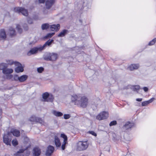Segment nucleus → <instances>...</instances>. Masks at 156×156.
<instances>
[{
	"label": "nucleus",
	"mask_w": 156,
	"mask_h": 156,
	"mask_svg": "<svg viewBox=\"0 0 156 156\" xmlns=\"http://www.w3.org/2000/svg\"><path fill=\"white\" fill-rule=\"evenodd\" d=\"M71 100V102L74 103L75 105L83 108H86L88 103V99L85 96L80 95H72Z\"/></svg>",
	"instance_id": "1"
},
{
	"label": "nucleus",
	"mask_w": 156,
	"mask_h": 156,
	"mask_svg": "<svg viewBox=\"0 0 156 156\" xmlns=\"http://www.w3.org/2000/svg\"><path fill=\"white\" fill-rule=\"evenodd\" d=\"M88 144L87 141H79L78 143L77 149L79 151L85 150L88 147Z\"/></svg>",
	"instance_id": "2"
},
{
	"label": "nucleus",
	"mask_w": 156,
	"mask_h": 156,
	"mask_svg": "<svg viewBox=\"0 0 156 156\" xmlns=\"http://www.w3.org/2000/svg\"><path fill=\"white\" fill-rule=\"evenodd\" d=\"M4 142L7 145H11V141L12 140L11 136L9 132L7 134H5L3 136Z\"/></svg>",
	"instance_id": "3"
},
{
	"label": "nucleus",
	"mask_w": 156,
	"mask_h": 156,
	"mask_svg": "<svg viewBox=\"0 0 156 156\" xmlns=\"http://www.w3.org/2000/svg\"><path fill=\"white\" fill-rule=\"evenodd\" d=\"M14 11L18 13H21L23 15L27 16L28 15L27 10L21 7H16L14 9Z\"/></svg>",
	"instance_id": "4"
},
{
	"label": "nucleus",
	"mask_w": 156,
	"mask_h": 156,
	"mask_svg": "<svg viewBox=\"0 0 156 156\" xmlns=\"http://www.w3.org/2000/svg\"><path fill=\"white\" fill-rule=\"evenodd\" d=\"M13 70L12 69H9L6 68L2 71V73L5 74L6 79H10L12 78L13 76L10 74L13 72Z\"/></svg>",
	"instance_id": "5"
},
{
	"label": "nucleus",
	"mask_w": 156,
	"mask_h": 156,
	"mask_svg": "<svg viewBox=\"0 0 156 156\" xmlns=\"http://www.w3.org/2000/svg\"><path fill=\"white\" fill-rule=\"evenodd\" d=\"M108 116V113L107 112L103 111L100 112L97 116V119L99 120H102L106 119Z\"/></svg>",
	"instance_id": "6"
},
{
	"label": "nucleus",
	"mask_w": 156,
	"mask_h": 156,
	"mask_svg": "<svg viewBox=\"0 0 156 156\" xmlns=\"http://www.w3.org/2000/svg\"><path fill=\"white\" fill-rule=\"evenodd\" d=\"M42 50L40 46L32 48L27 52V55L28 56H30L37 53L38 51H41Z\"/></svg>",
	"instance_id": "7"
},
{
	"label": "nucleus",
	"mask_w": 156,
	"mask_h": 156,
	"mask_svg": "<svg viewBox=\"0 0 156 156\" xmlns=\"http://www.w3.org/2000/svg\"><path fill=\"white\" fill-rule=\"evenodd\" d=\"M31 122H39L41 124H43L44 122L43 119L41 118L37 117L35 115H32L29 119Z\"/></svg>",
	"instance_id": "8"
},
{
	"label": "nucleus",
	"mask_w": 156,
	"mask_h": 156,
	"mask_svg": "<svg viewBox=\"0 0 156 156\" xmlns=\"http://www.w3.org/2000/svg\"><path fill=\"white\" fill-rule=\"evenodd\" d=\"M14 64L16 66H17V67L15 69V71L16 72L19 73L23 72L24 69L23 67L22 66V65L20 63L18 62H15Z\"/></svg>",
	"instance_id": "9"
},
{
	"label": "nucleus",
	"mask_w": 156,
	"mask_h": 156,
	"mask_svg": "<svg viewBox=\"0 0 156 156\" xmlns=\"http://www.w3.org/2000/svg\"><path fill=\"white\" fill-rule=\"evenodd\" d=\"M134 126V124L129 122H127L122 127V129L125 131L127 129H130Z\"/></svg>",
	"instance_id": "10"
},
{
	"label": "nucleus",
	"mask_w": 156,
	"mask_h": 156,
	"mask_svg": "<svg viewBox=\"0 0 156 156\" xmlns=\"http://www.w3.org/2000/svg\"><path fill=\"white\" fill-rule=\"evenodd\" d=\"M54 150V147L51 145H49L47 147V150L46 152V156H50L53 153Z\"/></svg>",
	"instance_id": "11"
},
{
	"label": "nucleus",
	"mask_w": 156,
	"mask_h": 156,
	"mask_svg": "<svg viewBox=\"0 0 156 156\" xmlns=\"http://www.w3.org/2000/svg\"><path fill=\"white\" fill-rule=\"evenodd\" d=\"M55 0H46L45 2L46 8L47 9H50L54 4Z\"/></svg>",
	"instance_id": "12"
},
{
	"label": "nucleus",
	"mask_w": 156,
	"mask_h": 156,
	"mask_svg": "<svg viewBox=\"0 0 156 156\" xmlns=\"http://www.w3.org/2000/svg\"><path fill=\"white\" fill-rule=\"evenodd\" d=\"M54 41V40L53 39H49L47 41L45 44L42 46H40V47L42 50H44L46 47L47 46H50L51 43L53 42Z\"/></svg>",
	"instance_id": "13"
},
{
	"label": "nucleus",
	"mask_w": 156,
	"mask_h": 156,
	"mask_svg": "<svg viewBox=\"0 0 156 156\" xmlns=\"http://www.w3.org/2000/svg\"><path fill=\"white\" fill-rule=\"evenodd\" d=\"M41 151L40 149L38 147H35L33 150L34 156H38L40 155Z\"/></svg>",
	"instance_id": "14"
},
{
	"label": "nucleus",
	"mask_w": 156,
	"mask_h": 156,
	"mask_svg": "<svg viewBox=\"0 0 156 156\" xmlns=\"http://www.w3.org/2000/svg\"><path fill=\"white\" fill-rule=\"evenodd\" d=\"M52 31H58L60 28V25L59 24H53L50 26L49 27Z\"/></svg>",
	"instance_id": "15"
},
{
	"label": "nucleus",
	"mask_w": 156,
	"mask_h": 156,
	"mask_svg": "<svg viewBox=\"0 0 156 156\" xmlns=\"http://www.w3.org/2000/svg\"><path fill=\"white\" fill-rule=\"evenodd\" d=\"M10 133L11 136L12 134L14 136H18L20 135V131L17 129H12Z\"/></svg>",
	"instance_id": "16"
},
{
	"label": "nucleus",
	"mask_w": 156,
	"mask_h": 156,
	"mask_svg": "<svg viewBox=\"0 0 156 156\" xmlns=\"http://www.w3.org/2000/svg\"><path fill=\"white\" fill-rule=\"evenodd\" d=\"M6 37L5 32L4 29H2L0 31V38L1 39L5 40Z\"/></svg>",
	"instance_id": "17"
},
{
	"label": "nucleus",
	"mask_w": 156,
	"mask_h": 156,
	"mask_svg": "<svg viewBox=\"0 0 156 156\" xmlns=\"http://www.w3.org/2000/svg\"><path fill=\"white\" fill-rule=\"evenodd\" d=\"M54 142L55 145L57 147H59L61 145L60 141L59 138L56 136H55L54 138Z\"/></svg>",
	"instance_id": "18"
},
{
	"label": "nucleus",
	"mask_w": 156,
	"mask_h": 156,
	"mask_svg": "<svg viewBox=\"0 0 156 156\" xmlns=\"http://www.w3.org/2000/svg\"><path fill=\"white\" fill-rule=\"evenodd\" d=\"M155 100L154 98H152L148 101H143L142 103V105L143 106H145L149 104V103H151Z\"/></svg>",
	"instance_id": "19"
},
{
	"label": "nucleus",
	"mask_w": 156,
	"mask_h": 156,
	"mask_svg": "<svg viewBox=\"0 0 156 156\" xmlns=\"http://www.w3.org/2000/svg\"><path fill=\"white\" fill-rule=\"evenodd\" d=\"M68 33L67 30L64 29L61 31L58 35V37H64L66 34Z\"/></svg>",
	"instance_id": "20"
},
{
	"label": "nucleus",
	"mask_w": 156,
	"mask_h": 156,
	"mask_svg": "<svg viewBox=\"0 0 156 156\" xmlns=\"http://www.w3.org/2000/svg\"><path fill=\"white\" fill-rule=\"evenodd\" d=\"M139 67V64H132L129 67V68L130 70L132 71L138 69Z\"/></svg>",
	"instance_id": "21"
},
{
	"label": "nucleus",
	"mask_w": 156,
	"mask_h": 156,
	"mask_svg": "<svg viewBox=\"0 0 156 156\" xmlns=\"http://www.w3.org/2000/svg\"><path fill=\"white\" fill-rule=\"evenodd\" d=\"M42 98L43 99V101L44 102H48V98L49 96V94L48 92L44 93L42 94Z\"/></svg>",
	"instance_id": "22"
},
{
	"label": "nucleus",
	"mask_w": 156,
	"mask_h": 156,
	"mask_svg": "<svg viewBox=\"0 0 156 156\" xmlns=\"http://www.w3.org/2000/svg\"><path fill=\"white\" fill-rule=\"evenodd\" d=\"M28 76L26 75H23L19 77V81L20 82H23L27 80Z\"/></svg>",
	"instance_id": "23"
},
{
	"label": "nucleus",
	"mask_w": 156,
	"mask_h": 156,
	"mask_svg": "<svg viewBox=\"0 0 156 156\" xmlns=\"http://www.w3.org/2000/svg\"><path fill=\"white\" fill-rule=\"evenodd\" d=\"M50 61H54L57 58V55L55 53H51Z\"/></svg>",
	"instance_id": "24"
},
{
	"label": "nucleus",
	"mask_w": 156,
	"mask_h": 156,
	"mask_svg": "<svg viewBox=\"0 0 156 156\" xmlns=\"http://www.w3.org/2000/svg\"><path fill=\"white\" fill-rule=\"evenodd\" d=\"M52 113L55 116L58 117H60L63 115V114L62 112L55 110H53L52 111Z\"/></svg>",
	"instance_id": "25"
},
{
	"label": "nucleus",
	"mask_w": 156,
	"mask_h": 156,
	"mask_svg": "<svg viewBox=\"0 0 156 156\" xmlns=\"http://www.w3.org/2000/svg\"><path fill=\"white\" fill-rule=\"evenodd\" d=\"M9 32L11 36H12L15 34V30L12 27H10L9 29Z\"/></svg>",
	"instance_id": "26"
},
{
	"label": "nucleus",
	"mask_w": 156,
	"mask_h": 156,
	"mask_svg": "<svg viewBox=\"0 0 156 156\" xmlns=\"http://www.w3.org/2000/svg\"><path fill=\"white\" fill-rule=\"evenodd\" d=\"M134 91H136L140 89V87L139 85H135L133 86H129Z\"/></svg>",
	"instance_id": "27"
},
{
	"label": "nucleus",
	"mask_w": 156,
	"mask_h": 156,
	"mask_svg": "<svg viewBox=\"0 0 156 156\" xmlns=\"http://www.w3.org/2000/svg\"><path fill=\"white\" fill-rule=\"evenodd\" d=\"M7 67L8 66L6 63H2L0 64V70H2V71Z\"/></svg>",
	"instance_id": "28"
},
{
	"label": "nucleus",
	"mask_w": 156,
	"mask_h": 156,
	"mask_svg": "<svg viewBox=\"0 0 156 156\" xmlns=\"http://www.w3.org/2000/svg\"><path fill=\"white\" fill-rule=\"evenodd\" d=\"M50 56L51 53H47L45 54L44 56V59L45 60L50 61Z\"/></svg>",
	"instance_id": "29"
},
{
	"label": "nucleus",
	"mask_w": 156,
	"mask_h": 156,
	"mask_svg": "<svg viewBox=\"0 0 156 156\" xmlns=\"http://www.w3.org/2000/svg\"><path fill=\"white\" fill-rule=\"evenodd\" d=\"M24 150L23 149H20L15 154V156H24L23 153Z\"/></svg>",
	"instance_id": "30"
},
{
	"label": "nucleus",
	"mask_w": 156,
	"mask_h": 156,
	"mask_svg": "<svg viewBox=\"0 0 156 156\" xmlns=\"http://www.w3.org/2000/svg\"><path fill=\"white\" fill-rule=\"evenodd\" d=\"M50 27L49 24L48 23H44L42 24L41 28L43 30H46Z\"/></svg>",
	"instance_id": "31"
},
{
	"label": "nucleus",
	"mask_w": 156,
	"mask_h": 156,
	"mask_svg": "<svg viewBox=\"0 0 156 156\" xmlns=\"http://www.w3.org/2000/svg\"><path fill=\"white\" fill-rule=\"evenodd\" d=\"M6 62H7V64H6L7 65H11L13 64H14V62H15L13 61L12 60L10 59H7L6 60Z\"/></svg>",
	"instance_id": "32"
},
{
	"label": "nucleus",
	"mask_w": 156,
	"mask_h": 156,
	"mask_svg": "<svg viewBox=\"0 0 156 156\" xmlns=\"http://www.w3.org/2000/svg\"><path fill=\"white\" fill-rule=\"evenodd\" d=\"M54 34H55L54 33H48V34H47L45 36L44 38H48L51 37Z\"/></svg>",
	"instance_id": "33"
},
{
	"label": "nucleus",
	"mask_w": 156,
	"mask_h": 156,
	"mask_svg": "<svg viewBox=\"0 0 156 156\" xmlns=\"http://www.w3.org/2000/svg\"><path fill=\"white\" fill-rule=\"evenodd\" d=\"M61 137L64 139L63 141H67V136L64 134H61Z\"/></svg>",
	"instance_id": "34"
},
{
	"label": "nucleus",
	"mask_w": 156,
	"mask_h": 156,
	"mask_svg": "<svg viewBox=\"0 0 156 156\" xmlns=\"http://www.w3.org/2000/svg\"><path fill=\"white\" fill-rule=\"evenodd\" d=\"M12 145L14 146H16L18 145V143L16 139H14L12 140Z\"/></svg>",
	"instance_id": "35"
},
{
	"label": "nucleus",
	"mask_w": 156,
	"mask_h": 156,
	"mask_svg": "<svg viewBox=\"0 0 156 156\" xmlns=\"http://www.w3.org/2000/svg\"><path fill=\"white\" fill-rule=\"evenodd\" d=\"M156 42V38H154L153 40L150 41L148 43V45L150 46L154 44Z\"/></svg>",
	"instance_id": "36"
},
{
	"label": "nucleus",
	"mask_w": 156,
	"mask_h": 156,
	"mask_svg": "<svg viewBox=\"0 0 156 156\" xmlns=\"http://www.w3.org/2000/svg\"><path fill=\"white\" fill-rule=\"evenodd\" d=\"M16 28V29L20 33H22V29L20 28V25L18 24L17 25Z\"/></svg>",
	"instance_id": "37"
},
{
	"label": "nucleus",
	"mask_w": 156,
	"mask_h": 156,
	"mask_svg": "<svg viewBox=\"0 0 156 156\" xmlns=\"http://www.w3.org/2000/svg\"><path fill=\"white\" fill-rule=\"evenodd\" d=\"M54 99V97L52 95H49L48 98V102H52Z\"/></svg>",
	"instance_id": "38"
},
{
	"label": "nucleus",
	"mask_w": 156,
	"mask_h": 156,
	"mask_svg": "<svg viewBox=\"0 0 156 156\" xmlns=\"http://www.w3.org/2000/svg\"><path fill=\"white\" fill-rule=\"evenodd\" d=\"M44 70V69L42 67H40L38 68L37 69V72L39 73H41Z\"/></svg>",
	"instance_id": "39"
},
{
	"label": "nucleus",
	"mask_w": 156,
	"mask_h": 156,
	"mask_svg": "<svg viewBox=\"0 0 156 156\" xmlns=\"http://www.w3.org/2000/svg\"><path fill=\"white\" fill-rule=\"evenodd\" d=\"M67 141H63L62 146V150H64L65 148V146Z\"/></svg>",
	"instance_id": "40"
},
{
	"label": "nucleus",
	"mask_w": 156,
	"mask_h": 156,
	"mask_svg": "<svg viewBox=\"0 0 156 156\" xmlns=\"http://www.w3.org/2000/svg\"><path fill=\"white\" fill-rule=\"evenodd\" d=\"M117 124V122L116 121H113L110 122L109 124V126H112L115 125Z\"/></svg>",
	"instance_id": "41"
},
{
	"label": "nucleus",
	"mask_w": 156,
	"mask_h": 156,
	"mask_svg": "<svg viewBox=\"0 0 156 156\" xmlns=\"http://www.w3.org/2000/svg\"><path fill=\"white\" fill-rule=\"evenodd\" d=\"M19 77L17 75H16L14 76L13 79L15 81H19Z\"/></svg>",
	"instance_id": "42"
},
{
	"label": "nucleus",
	"mask_w": 156,
	"mask_h": 156,
	"mask_svg": "<svg viewBox=\"0 0 156 156\" xmlns=\"http://www.w3.org/2000/svg\"><path fill=\"white\" fill-rule=\"evenodd\" d=\"M70 115L69 114H64V118L65 119H68L70 117Z\"/></svg>",
	"instance_id": "43"
},
{
	"label": "nucleus",
	"mask_w": 156,
	"mask_h": 156,
	"mask_svg": "<svg viewBox=\"0 0 156 156\" xmlns=\"http://www.w3.org/2000/svg\"><path fill=\"white\" fill-rule=\"evenodd\" d=\"M89 132L91 134L94 136H97L96 133H95L94 131H89Z\"/></svg>",
	"instance_id": "44"
},
{
	"label": "nucleus",
	"mask_w": 156,
	"mask_h": 156,
	"mask_svg": "<svg viewBox=\"0 0 156 156\" xmlns=\"http://www.w3.org/2000/svg\"><path fill=\"white\" fill-rule=\"evenodd\" d=\"M27 20L28 23L29 24H32L33 23L32 20L30 18H28Z\"/></svg>",
	"instance_id": "45"
},
{
	"label": "nucleus",
	"mask_w": 156,
	"mask_h": 156,
	"mask_svg": "<svg viewBox=\"0 0 156 156\" xmlns=\"http://www.w3.org/2000/svg\"><path fill=\"white\" fill-rule=\"evenodd\" d=\"M143 89L145 92H147L148 90V88L146 87H144Z\"/></svg>",
	"instance_id": "46"
},
{
	"label": "nucleus",
	"mask_w": 156,
	"mask_h": 156,
	"mask_svg": "<svg viewBox=\"0 0 156 156\" xmlns=\"http://www.w3.org/2000/svg\"><path fill=\"white\" fill-rule=\"evenodd\" d=\"M45 0H39V2L40 3H43L44 2Z\"/></svg>",
	"instance_id": "47"
},
{
	"label": "nucleus",
	"mask_w": 156,
	"mask_h": 156,
	"mask_svg": "<svg viewBox=\"0 0 156 156\" xmlns=\"http://www.w3.org/2000/svg\"><path fill=\"white\" fill-rule=\"evenodd\" d=\"M142 100V98H136V100L138 101H141Z\"/></svg>",
	"instance_id": "48"
},
{
	"label": "nucleus",
	"mask_w": 156,
	"mask_h": 156,
	"mask_svg": "<svg viewBox=\"0 0 156 156\" xmlns=\"http://www.w3.org/2000/svg\"><path fill=\"white\" fill-rule=\"evenodd\" d=\"M24 29L26 30H27L28 27H27V24H25V27L24 28Z\"/></svg>",
	"instance_id": "49"
},
{
	"label": "nucleus",
	"mask_w": 156,
	"mask_h": 156,
	"mask_svg": "<svg viewBox=\"0 0 156 156\" xmlns=\"http://www.w3.org/2000/svg\"><path fill=\"white\" fill-rule=\"evenodd\" d=\"M44 14H47V12H46L45 11H44Z\"/></svg>",
	"instance_id": "50"
}]
</instances>
